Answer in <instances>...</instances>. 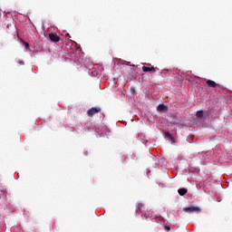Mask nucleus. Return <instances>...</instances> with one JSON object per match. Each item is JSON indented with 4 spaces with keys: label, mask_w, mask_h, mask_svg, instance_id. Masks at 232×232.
Masks as SVG:
<instances>
[{
    "label": "nucleus",
    "mask_w": 232,
    "mask_h": 232,
    "mask_svg": "<svg viewBox=\"0 0 232 232\" xmlns=\"http://www.w3.org/2000/svg\"><path fill=\"white\" fill-rule=\"evenodd\" d=\"M96 113H101V107H92L87 111L88 117H93Z\"/></svg>",
    "instance_id": "1"
},
{
    "label": "nucleus",
    "mask_w": 232,
    "mask_h": 232,
    "mask_svg": "<svg viewBox=\"0 0 232 232\" xmlns=\"http://www.w3.org/2000/svg\"><path fill=\"white\" fill-rule=\"evenodd\" d=\"M184 211L186 213H200V208L195 206L187 207L184 208Z\"/></svg>",
    "instance_id": "2"
},
{
    "label": "nucleus",
    "mask_w": 232,
    "mask_h": 232,
    "mask_svg": "<svg viewBox=\"0 0 232 232\" xmlns=\"http://www.w3.org/2000/svg\"><path fill=\"white\" fill-rule=\"evenodd\" d=\"M49 39L52 43H59L61 41V37L55 34H49Z\"/></svg>",
    "instance_id": "3"
},
{
    "label": "nucleus",
    "mask_w": 232,
    "mask_h": 232,
    "mask_svg": "<svg viewBox=\"0 0 232 232\" xmlns=\"http://www.w3.org/2000/svg\"><path fill=\"white\" fill-rule=\"evenodd\" d=\"M143 72H150V73H155L157 72V68L155 67H148V66H142Z\"/></svg>",
    "instance_id": "4"
},
{
    "label": "nucleus",
    "mask_w": 232,
    "mask_h": 232,
    "mask_svg": "<svg viewBox=\"0 0 232 232\" xmlns=\"http://www.w3.org/2000/svg\"><path fill=\"white\" fill-rule=\"evenodd\" d=\"M206 83L208 86H209V88H217V86H218V84H217V82L213 80H208Z\"/></svg>",
    "instance_id": "5"
},
{
    "label": "nucleus",
    "mask_w": 232,
    "mask_h": 232,
    "mask_svg": "<svg viewBox=\"0 0 232 232\" xmlns=\"http://www.w3.org/2000/svg\"><path fill=\"white\" fill-rule=\"evenodd\" d=\"M166 110H168V106H166L164 104H160L158 106V111H166Z\"/></svg>",
    "instance_id": "6"
},
{
    "label": "nucleus",
    "mask_w": 232,
    "mask_h": 232,
    "mask_svg": "<svg viewBox=\"0 0 232 232\" xmlns=\"http://www.w3.org/2000/svg\"><path fill=\"white\" fill-rule=\"evenodd\" d=\"M178 193H179V195H180V197H184V195H186V193H188V189H186V188H179L178 190Z\"/></svg>",
    "instance_id": "7"
},
{
    "label": "nucleus",
    "mask_w": 232,
    "mask_h": 232,
    "mask_svg": "<svg viewBox=\"0 0 232 232\" xmlns=\"http://www.w3.org/2000/svg\"><path fill=\"white\" fill-rule=\"evenodd\" d=\"M196 117H198V119H202V117H204V111H198L196 113Z\"/></svg>",
    "instance_id": "8"
},
{
    "label": "nucleus",
    "mask_w": 232,
    "mask_h": 232,
    "mask_svg": "<svg viewBox=\"0 0 232 232\" xmlns=\"http://www.w3.org/2000/svg\"><path fill=\"white\" fill-rule=\"evenodd\" d=\"M138 209H139V211H144V204L139 203L138 204Z\"/></svg>",
    "instance_id": "9"
},
{
    "label": "nucleus",
    "mask_w": 232,
    "mask_h": 232,
    "mask_svg": "<svg viewBox=\"0 0 232 232\" xmlns=\"http://www.w3.org/2000/svg\"><path fill=\"white\" fill-rule=\"evenodd\" d=\"M167 137H168V139H169V140L171 142H175V138H173V136H171V134H169V132L167 133Z\"/></svg>",
    "instance_id": "10"
},
{
    "label": "nucleus",
    "mask_w": 232,
    "mask_h": 232,
    "mask_svg": "<svg viewBox=\"0 0 232 232\" xmlns=\"http://www.w3.org/2000/svg\"><path fill=\"white\" fill-rule=\"evenodd\" d=\"M24 46H25V48H30V44H28V43H24Z\"/></svg>",
    "instance_id": "11"
},
{
    "label": "nucleus",
    "mask_w": 232,
    "mask_h": 232,
    "mask_svg": "<svg viewBox=\"0 0 232 232\" xmlns=\"http://www.w3.org/2000/svg\"><path fill=\"white\" fill-rule=\"evenodd\" d=\"M165 229H167V231H171V227H169V226H166V227H165Z\"/></svg>",
    "instance_id": "12"
},
{
    "label": "nucleus",
    "mask_w": 232,
    "mask_h": 232,
    "mask_svg": "<svg viewBox=\"0 0 232 232\" xmlns=\"http://www.w3.org/2000/svg\"><path fill=\"white\" fill-rule=\"evenodd\" d=\"M65 37H70V34H65Z\"/></svg>",
    "instance_id": "13"
},
{
    "label": "nucleus",
    "mask_w": 232,
    "mask_h": 232,
    "mask_svg": "<svg viewBox=\"0 0 232 232\" xmlns=\"http://www.w3.org/2000/svg\"><path fill=\"white\" fill-rule=\"evenodd\" d=\"M4 193L6 191V190H2Z\"/></svg>",
    "instance_id": "14"
}]
</instances>
